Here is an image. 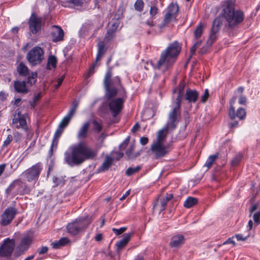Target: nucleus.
I'll list each match as a JSON object with an SVG mask.
<instances>
[{"instance_id":"35","label":"nucleus","mask_w":260,"mask_h":260,"mask_svg":"<svg viewBox=\"0 0 260 260\" xmlns=\"http://www.w3.org/2000/svg\"><path fill=\"white\" fill-rule=\"evenodd\" d=\"M175 17L170 15V14L167 13L164 16L163 22L160 24L159 28H162L167 26L169 23H170L174 19H175Z\"/></svg>"},{"instance_id":"21","label":"nucleus","mask_w":260,"mask_h":260,"mask_svg":"<svg viewBox=\"0 0 260 260\" xmlns=\"http://www.w3.org/2000/svg\"><path fill=\"white\" fill-rule=\"evenodd\" d=\"M121 16L122 13L120 11H119L117 13L115 14L114 17L111 20L110 22H109L108 29H111L113 31L115 32L119 26V19L121 18Z\"/></svg>"},{"instance_id":"57","label":"nucleus","mask_w":260,"mask_h":260,"mask_svg":"<svg viewBox=\"0 0 260 260\" xmlns=\"http://www.w3.org/2000/svg\"><path fill=\"white\" fill-rule=\"evenodd\" d=\"M168 201L163 199L160 201V211H163L166 208V206L168 203Z\"/></svg>"},{"instance_id":"15","label":"nucleus","mask_w":260,"mask_h":260,"mask_svg":"<svg viewBox=\"0 0 260 260\" xmlns=\"http://www.w3.org/2000/svg\"><path fill=\"white\" fill-rule=\"evenodd\" d=\"M28 23L29 29L33 34H37L41 29V19L37 17L34 13L31 14Z\"/></svg>"},{"instance_id":"22","label":"nucleus","mask_w":260,"mask_h":260,"mask_svg":"<svg viewBox=\"0 0 260 260\" xmlns=\"http://www.w3.org/2000/svg\"><path fill=\"white\" fill-rule=\"evenodd\" d=\"M64 128L62 127H60L59 126H58V128H57L54 135L53 137V139L51 144V146L49 150V153L50 154H52L53 153V149L54 147L55 149L57 148V145H58V139L59 137H60L61 135L62 134Z\"/></svg>"},{"instance_id":"49","label":"nucleus","mask_w":260,"mask_h":260,"mask_svg":"<svg viewBox=\"0 0 260 260\" xmlns=\"http://www.w3.org/2000/svg\"><path fill=\"white\" fill-rule=\"evenodd\" d=\"M250 236L249 234L248 233L246 235H244L242 234H236L235 235V237L237 238L238 241H245L247 239L248 237Z\"/></svg>"},{"instance_id":"48","label":"nucleus","mask_w":260,"mask_h":260,"mask_svg":"<svg viewBox=\"0 0 260 260\" xmlns=\"http://www.w3.org/2000/svg\"><path fill=\"white\" fill-rule=\"evenodd\" d=\"M254 223L258 225L260 223V211H256L253 215Z\"/></svg>"},{"instance_id":"42","label":"nucleus","mask_w":260,"mask_h":260,"mask_svg":"<svg viewBox=\"0 0 260 260\" xmlns=\"http://www.w3.org/2000/svg\"><path fill=\"white\" fill-rule=\"evenodd\" d=\"M203 25L200 23L196 28L194 31V37L195 39H198L201 37L203 34Z\"/></svg>"},{"instance_id":"58","label":"nucleus","mask_w":260,"mask_h":260,"mask_svg":"<svg viewBox=\"0 0 260 260\" xmlns=\"http://www.w3.org/2000/svg\"><path fill=\"white\" fill-rule=\"evenodd\" d=\"M233 237L228 238L225 242H223V245L233 244V246H235L236 245V243L235 241L233 240Z\"/></svg>"},{"instance_id":"28","label":"nucleus","mask_w":260,"mask_h":260,"mask_svg":"<svg viewBox=\"0 0 260 260\" xmlns=\"http://www.w3.org/2000/svg\"><path fill=\"white\" fill-rule=\"evenodd\" d=\"M169 129H170L166 126L158 132L156 143H162L167 137Z\"/></svg>"},{"instance_id":"45","label":"nucleus","mask_w":260,"mask_h":260,"mask_svg":"<svg viewBox=\"0 0 260 260\" xmlns=\"http://www.w3.org/2000/svg\"><path fill=\"white\" fill-rule=\"evenodd\" d=\"M201 41H198L194 43L190 49V56L189 58H191V56L194 54L197 49L201 45Z\"/></svg>"},{"instance_id":"46","label":"nucleus","mask_w":260,"mask_h":260,"mask_svg":"<svg viewBox=\"0 0 260 260\" xmlns=\"http://www.w3.org/2000/svg\"><path fill=\"white\" fill-rule=\"evenodd\" d=\"M126 230H127L126 227H122L119 229H117L116 228H113L112 231L116 235L118 236V235H120L122 234V233H123L124 232L126 231Z\"/></svg>"},{"instance_id":"43","label":"nucleus","mask_w":260,"mask_h":260,"mask_svg":"<svg viewBox=\"0 0 260 260\" xmlns=\"http://www.w3.org/2000/svg\"><path fill=\"white\" fill-rule=\"evenodd\" d=\"M144 6L143 0H137L134 4L135 9L139 12L142 11Z\"/></svg>"},{"instance_id":"34","label":"nucleus","mask_w":260,"mask_h":260,"mask_svg":"<svg viewBox=\"0 0 260 260\" xmlns=\"http://www.w3.org/2000/svg\"><path fill=\"white\" fill-rule=\"evenodd\" d=\"M178 10V5L176 4L172 3L168 7L167 13L176 17Z\"/></svg>"},{"instance_id":"59","label":"nucleus","mask_w":260,"mask_h":260,"mask_svg":"<svg viewBox=\"0 0 260 260\" xmlns=\"http://www.w3.org/2000/svg\"><path fill=\"white\" fill-rule=\"evenodd\" d=\"M64 75L62 76L60 78L58 79L57 80V84L55 85V89H57L60 85L62 84L63 80L64 79Z\"/></svg>"},{"instance_id":"9","label":"nucleus","mask_w":260,"mask_h":260,"mask_svg":"<svg viewBox=\"0 0 260 260\" xmlns=\"http://www.w3.org/2000/svg\"><path fill=\"white\" fill-rule=\"evenodd\" d=\"M42 170L40 163L36 164L23 172L22 175L28 182L37 180Z\"/></svg>"},{"instance_id":"64","label":"nucleus","mask_w":260,"mask_h":260,"mask_svg":"<svg viewBox=\"0 0 260 260\" xmlns=\"http://www.w3.org/2000/svg\"><path fill=\"white\" fill-rule=\"evenodd\" d=\"M140 124L138 123H136L131 129V132L133 133H135L140 128Z\"/></svg>"},{"instance_id":"10","label":"nucleus","mask_w":260,"mask_h":260,"mask_svg":"<svg viewBox=\"0 0 260 260\" xmlns=\"http://www.w3.org/2000/svg\"><path fill=\"white\" fill-rule=\"evenodd\" d=\"M17 210L14 207L6 208L1 216V224L6 226L9 224L15 218Z\"/></svg>"},{"instance_id":"54","label":"nucleus","mask_w":260,"mask_h":260,"mask_svg":"<svg viewBox=\"0 0 260 260\" xmlns=\"http://www.w3.org/2000/svg\"><path fill=\"white\" fill-rule=\"evenodd\" d=\"M246 102H247V98L244 95H240L239 98V100H238V103L240 105H246Z\"/></svg>"},{"instance_id":"37","label":"nucleus","mask_w":260,"mask_h":260,"mask_svg":"<svg viewBox=\"0 0 260 260\" xmlns=\"http://www.w3.org/2000/svg\"><path fill=\"white\" fill-rule=\"evenodd\" d=\"M217 31H213L211 30L209 37L206 41V44L208 47H210L214 43L217 38Z\"/></svg>"},{"instance_id":"19","label":"nucleus","mask_w":260,"mask_h":260,"mask_svg":"<svg viewBox=\"0 0 260 260\" xmlns=\"http://www.w3.org/2000/svg\"><path fill=\"white\" fill-rule=\"evenodd\" d=\"M198 96L199 93L197 91L188 88L183 95V99L189 103H194L197 101Z\"/></svg>"},{"instance_id":"1","label":"nucleus","mask_w":260,"mask_h":260,"mask_svg":"<svg viewBox=\"0 0 260 260\" xmlns=\"http://www.w3.org/2000/svg\"><path fill=\"white\" fill-rule=\"evenodd\" d=\"M96 153L84 142H80L72 148L71 154L68 152L64 153V161L70 166L79 165L85 160L94 158Z\"/></svg>"},{"instance_id":"36","label":"nucleus","mask_w":260,"mask_h":260,"mask_svg":"<svg viewBox=\"0 0 260 260\" xmlns=\"http://www.w3.org/2000/svg\"><path fill=\"white\" fill-rule=\"evenodd\" d=\"M57 63V58L53 55H50L48 58V61L46 68L48 70H51V67L55 68Z\"/></svg>"},{"instance_id":"24","label":"nucleus","mask_w":260,"mask_h":260,"mask_svg":"<svg viewBox=\"0 0 260 260\" xmlns=\"http://www.w3.org/2000/svg\"><path fill=\"white\" fill-rule=\"evenodd\" d=\"M185 86V84L183 81H182L179 84L176 89L174 90L175 92H178V96L175 99L174 103H177V100L179 101V104H181L182 100L183 99L184 89Z\"/></svg>"},{"instance_id":"12","label":"nucleus","mask_w":260,"mask_h":260,"mask_svg":"<svg viewBox=\"0 0 260 260\" xmlns=\"http://www.w3.org/2000/svg\"><path fill=\"white\" fill-rule=\"evenodd\" d=\"M15 244L14 239H6L0 248V255L3 256H10L14 250Z\"/></svg>"},{"instance_id":"16","label":"nucleus","mask_w":260,"mask_h":260,"mask_svg":"<svg viewBox=\"0 0 260 260\" xmlns=\"http://www.w3.org/2000/svg\"><path fill=\"white\" fill-rule=\"evenodd\" d=\"M33 238L30 236H26L23 238L19 245L17 247L16 252L18 255H21L27 251L31 245Z\"/></svg>"},{"instance_id":"27","label":"nucleus","mask_w":260,"mask_h":260,"mask_svg":"<svg viewBox=\"0 0 260 260\" xmlns=\"http://www.w3.org/2000/svg\"><path fill=\"white\" fill-rule=\"evenodd\" d=\"M223 18L221 14V16L216 17L212 22L211 30H213V31L218 32L222 25Z\"/></svg>"},{"instance_id":"4","label":"nucleus","mask_w":260,"mask_h":260,"mask_svg":"<svg viewBox=\"0 0 260 260\" xmlns=\"http://www.w3.org/2000/svg\"><path fill=\"white\" fill-rule=\"evenodd\" d=\"M37 77V73L34 72L27 77L26 81H14L13 86L15 92L22 94L27 93L29 91V88L36 83Z\"/></svg>"},{"instance_id":"56","label":"nucleus","mask_w":260,"mask_h":260,"mask_svg":"<svg viewBox=\"0 0 260 260\" xmlns=\"http://www.w3.org/2000/svg\"><path fill=\"white\" fill-rule=\"evenodd\" d=\"M48 248L47 246H43L40 249H38L39 255H42L47 252Z\"/></svg>"},{"instance_id":"13","label":"nucleus","mask_w":260,"mask_h":260,"mask_svg":"<svg viewBox=\"0 0 260 260\" xmlns=\"http://www.w3.org/2000/svg\"><path fill=\"white\" fill-rule=\"evenodd\" d=\"M86 226L87 225H84L83 221L77 219L74 221L69 223L67 229L69 233L72 235H76Z\"/></svg>"},{"instance_id":"20","label":"nucleus","mask_w":260,"mask_h":260,"mask_svg":"<svg viewBox=\"0 0 260 260\" xmlns=\"http://www.w3.org/2000/svg\"><path fill=\"white\" fill-rule=\"evenodd\" d=\"M184 237L180 234L173 236L170 242V246L172 248L180 247L184 243Z\"/></svg>"},{"instance_id":"60","label":"nucleus","mask_w":260,"mask_h":260,"mask_svg":"<svg viewBox=\"0 0 260 260\" xmlns=\"http://www.w3.org/2000/svg\"><path fill=\"white\" fill-rule=\"evenodd\" d=\"M142 168L141 166H138L136 167L131 168V175L139 172Z\"/></svg>"},{"instance_id":"41","label":"nucleus","mask_w":260,"mask_h":260,"mask_svg":"<svg viewBox=\"0 0 260 260\" xmlns=\"http://www.w3.org/2000/svg\"><path fill=\"white\" fill-rule=\"evenodd\" d=\"M115 37V32L111 29H107V33L104 38V41L109 42L113 40Z\"/></svg>"},{"instance_id":"52","label":"nucleus","mask_w":260,"mask_h":260,"mask_svg":"<svg viewBox=\"0 0 260 260\" xmlns=\"http://www.w3.org/2000/svg\"><path fill=\"white\" fill-rule=\"evenodd\" d=\"M209 96V91L207 89H206L205 90L204 94L201 97V102L202 103H205Z\"/></svg>"},{"instance_id":"2","label":"nucleus","mask_w":260,"mask_h":260,"mask_svg":"<svg viewBox=\"0 0 260 260\" xmlns=\"http://www.w3.org/2000/svg\"><path fill=\"white\" fill-rule=\"evenodd\" d=\"M236 0H228L224 2L221 10L222 16L226 22L225 27L230 29L237 27L244 20V12L235 10Z\"/></svg>"},{"instance_id":"23","label":"nucleus","mask_w":260,"mask_h":260,"mask_svg":"<svg viewBox=\"0 0 260 260\" xmlns=\"http://www.w3.org/2000/svg\"><path fill=\"white\" fill-rule=\"evenodd\" d=\"M23 185V182L20 179L15 180L9 185L8 188L6 189V192L8 194H13V195L18 194L15 191H17V186H21Z\"/></svg>"},{"instance_id":"14","label":"nucleus","mask_w":260,"mask_h":260,"mask_svg":"<svg viewBox=\"0 0 260 260\" xmlns=\"http://www.w3.org/2000/svg\"><path fill=\"white\" fill-rule=\"evenodd\" d=\"M78 102L77 101H74L72 105V106L68 112V114L66 116L64 117V118L62 119V120L60 122L58 126H60V127H62L63 128H64L69 123L71 119H72L73 115L75 114L76 111L78 108Z\"/></svg>"},{"instance_id":"53","label":"nucleus","mask_w":260,"mask_h":260,"mask_svg":"<svg viewBox=\"0 0 260 260\" xmlns=\"http://www.w3.org/2000/svg\"><path fill=\"white\" fill-rule=\"evenodd\" d=\"M129 137H128L125 141L120 145L119 148L121 150H124L125 149L126 146H127L128 142H129Z\"/></svg>"},{"instance_id":"33","label":"nucleus","mask_w":260,"mask_h":260,"mask_svg":"<svg viewBox=\"0 0 260 260\" xmlns=\"http://www.w3.org/2000/svg\"><path fill=\"white\" fill-rule=\"evenodd\" d=\"M17 70L19 74L22 76H26L28 74V68L23 63L20 62L17 67Z\"/></svg>"},{"instance_id":"5","label":"nucleus","mask_w":260,"mask_h":260,"mask_svg":"<svg viewBox=\"0 0 260 260\" xmlns=\"http://www.w3.org/2000/svg\"><path fill=\"white\" fill-rule=\"evenodd\" d=\"M172 109L168 114V122L166 125L171 130L175 129L181 120V105L177 100V103H174Z\"/></svg>"},{"instance_id":"30","label":"nucleus","mask_w":260,"mask_h":260,"mask_svg":"<svg viewBox=\"0 0 260 260\" xmlns=\"http://www.w3.org/2000/svg\"><path fill=\"white\" fill-rule=\"evenodd\" d=\"M106 50V49L105 48L104 42L103 41L99 42L98 44V51L95 59V62H97L100 59L102 56L105 53Z\"/></svg>"},{"instance_id":"47","label":"nucleus","mask_w":260,"mask_h":260,"mask_svg":"<svg viewBox=\"0 0 260 260\" xmlns=\"http://www.w3.org/2000/svg\"><path fill=\"white\" fill-rule=\"evenodd\" d=\"M242 155L240 154L237 155L232 160V164L233 166H237L241 160Z\"/></svg>"},{"instance_id":"26","label":"nucleus","mask_w":260,"mask_h":260,"mask_svg":"<svg viewBox=\"0 0 260 260\" xmlns=\"http://www.w3.org/2000/svg\"><path fill=\"white\" fill-rule=\"evenodd\" d=\"M130 240V233L125 234L124 237L116 243V250L118 253L128 244Z\"/></svg>"},{"instance_id":"38","label":"nucleus","mask_w":260,"mask_h":260,"mask_svg":"<svg viewBox=\"0 0 260 260\" xmlns=\"http://www.w3.org/2000/svg\"><path fill=\"white\" fill-rule=\"evenodd\" d=\"M21 186H22L21 189L17 188V191H15L16 193L23 195L25 194H28L30 192V189L26 183L23 182V185Z\"/></svg>"},{"instance_id":"40","label":"nucleus","mask_w":260,"mask_h":260,"mask_svg":"<svg viewBox=\"0 0 260 260\" xmlns=\"http://www.w3.org/2000/svg\"><path fill=\"white\" fill-rule=\"evenodd\" d=\"M91 123L93 125V129L95 132L99 133L102 131L103 126L101 122L96 120H93L92 121Z\"/></svg>"},{"instance_id":"7","label":"nucleus","mask_w":260,"mask_h":260,"mask_svg":"<svg viewBox=\"0 0 260 260\" xmlns=\"http://www.w3.org/2000/svg\"><path fill=\"white\" fill-rule=\"evenodd\" d=\"M111 73L108 72L106 73L104 80V84L106 90V95L109 100L115 96L117 93V89L113 86V83L111 81Z\"/></svg>"},{"instance_id":"39","label":"nucleus","mask_w":260,"mask_h":260,"mask_svg":"<svg viewBox=\"0 0 260 260\" xmlns=\"http://www.w3.org/2000/svg\"><path fill=\"white\" fill-rule=\"evenodd\" d=\"M217 158V155H212L209 156L206 160L204 166L206 167L207 169H209Z\"/></svg>"},{"instance_id":"44","label":"nucleus","mask_w":260,"mask_h":260,"mask_svg":"<svg viewBox=\"0 0 260 260\" xmlns=\"http://www.w3.org/2000/svg\"><path fill=\"white\" fill-rule=\"evenodd\" d=\"M17 114H18V118L20 126H21V127L22 128L25 129V127L26 126V121L25 118L23 116H21L19 112H18Z\"/></svg>"},{"instance_id":"32","label":"nucleus","mask_w":260,"mask_h":260,"mask_svg":"<svg viewBox=\"0 0 260 260\" xmlns=\"http://www.w3.org/2000/svg\"><path fill=\"white\" fill-rule=\"evenodd\" d=\"M198 200L196 198L189 197L184 201L183 205L186 208H190L198 203Z\"/></svg>"},{"instance_id":"6","label":"nucleus","mask_w":260,"mask_h":260,"mask_svg":"<svg viewBox=\"0 0 260 260\" xmlns=\"http://www.w3.org/2000/svg\"><path fill=\"white\" fill-rule=\"evenodd\" d=\"M44 54L42 48L36 46L28 52L26 58L32 66H36L42 62L44 59Z\"/></svg>"},{"instance_id":"62","label":"nucleus","mask_w":260,"mask_h":260,"mask_svg":"<svg viewBox=\"0 0 260 260\" xmlns=\"http://www.w3.org/2000/svg\"><path fill=\"white\" fill-rule=\"evenodd\" d=\"M258 208V206L257 204H253L252 205L249 210L250 215L253 213L254 212L256 211Z\"/></svg>"},{"instance_id":"50","label":"nucleus","mask_w":260,"mask_h":260,"mask_svg":"<svg viewBox=\"0 0 260 260\" xmlns=\"http://www.w3.org/2000/svg\"><path fill=\"white\" fill-rule=\"evenodd\" d=\"M123 156V153L115 152L112 153V157H111L113 160L114 159L119 160L120 158Z\"/></svg>"},{"instance_id":"25","label":"nucleus","mask_w":260,"mask_h":260,"mask_svg":"<svg viewBox=\"0 0 260 260\" xmlns=\"http://www.w3.org/2000/svg\"><path fill=\"white\" fill-rule=\"evenodd\" d=\"M90 124L89 122H86L82 125L77 134L78 139H84L87 137Z\"/></svg>"},{"instance_id":"51","label":"nucleus","mask_w":260,"mask_h":260,"mask_svg":"<svg viewBox=\"0 0 260 260\" xmlns=\"http://www.w3.org/2000/svg\"><path fill=\"white\" fill-rule=\"evenodd\" d=\"M149 13L151 18H153L158 13L157 8L155 6L151 7Z\"/></svg>"},{"instance_id":"3","label":"nucleus","mask_w":260,"mask_h":260,"mask_svg":"<svg viewBox=\"0 0 260 260\" xmlns=\"http://www.w3.org/2000/svg\"><path fill=\"white\" fill-rule=\"evenodd\" d=\"M181 49V45L176 41L169 44L168 47L161 52L160 58L154 68L162 72L171 69L176 61Z\"/></svg>"},{"instance_id":"17","label":"nucleus","mask_w":260,"mask_h":260,"mask_svg":"<svg viewBox=\"0 0 260 260\" xmlns=\"http://www.w3.org/2000/svg\"><path fill=\"white\" fill-rule=\"evenodd\" d=\"M151 149L154 153L156 158L164 157L169 152L167 147L162 143H155L152 145Z\"/></svg>"},{"instance_id":"8","label":"nucleus","mask_w":260,"mask_h":260,"mask_svg":"<svg viewBox=\"0 0 260 260\" xmlns=\"http://www.w3.org/2000/svg\"><path fill=\"white\" fill-rule=\"evenodd\" d=\"M237 100V97L234 96L230 101V108L229 110V115L232 120L235 119L237 117L240 120H243L245 118L246 113L244 109L239 108L237 112H235V108L234 106Z\"/></svg>"},{"instance_id":"18","label":"nucleus","mask_w":260,"mask_h":260,"mask_svg":"<svg viewBox=\"0 0 260 260\" xmlns=\"http://www.w3.org/2000/svg\"><path fill=\"white\" fill-rule=\"evenodd\" d=\"M52 40L54 42H57L63 40L64 32L60 27L57 25L52 26L51 32Z\"/></svg>"},{"instance_id":"29","label":"nucleus","mask_w":260,"mask_h":260,"mask_svg":"<svg viewBox=\"0 0 260 260\" xmlns=\"http://www.w3.org/2000/svg\"><path fill=\"white\" fill-rule=\"evenodd\" d=\"M113 161V159L111 157L106 156L105 161L99 169L100 171H105L107 170L111 166Z\"/></svg>"},{"instance_id":"11","label":"nucleus","mask_w":260,"mask_h":260,"mask_svg":"<svg viewBox=\"0 0 260 260\" xmlns=\"http://www.w3.org/2000/svg\"><path fill=\"white\" fill-rule=\"evenodd\" d=\"M123 99L120 98L109 100L108 105L113 117H116L121 112L123 107Z\"/></svg>"},{"instance_id":"63","label":"nucleus","mask_w":260,"mask_h":260,"mask_svg":"<svg viewBox=\"0 0 260 260\" xmlns=\"http://www.w3.org/2000/svg\"><path fill=\"white\" fill-rule=\"evenodd\" d=\"M95 66V63H94L92 66H91L89 69V72L87 74V78L89 77L91 74H92L94 72V69Z\"/></svg>"},{"instance_id":"55","label":"nucleus","mask_w":260,"mask_h":260,"mask_svg":"<svg viewBox=\"0 0 260 260\" xmlns=\"http://www.w3.org/2000/svg\"><path fill=\"white\" fill-rule=\"evenodd\" d=\"M12 140H13L12 136L11 135H9L7 136L6 140L4 142L3 146L7 147L10 143V142L12 141Z\"/></svg>"},{"instance_id":"61","label":"nucleus","mask_w":260,"mask_h":260,"mask_svg":"<svg viewBox=\"0 0 260 260\" xmlns=\"http://www.w3.org/2000/svg\"><path fill=\"white\" fill-rule=\"evenodd\" d=\"M140 143L142 145H145L148 142V138L146 137H142L140 138Z\"/></svg>"},{"instance_id":"31","label":"nucleus","mask_w":260,"mask_h":260,"mask_svg":"<svg viewBox=\"0 0 260 260\" xmlns=\"http://www.w3.org/2000/svg\"><path fill=\"white\" fill-rule=\"evenodd\" d=\"M69 242V240L66 237L61 238L58 241H56L51 244L52 247L54 249H58L61 247L64 246Z\"/></svg>"}]
</instances>
